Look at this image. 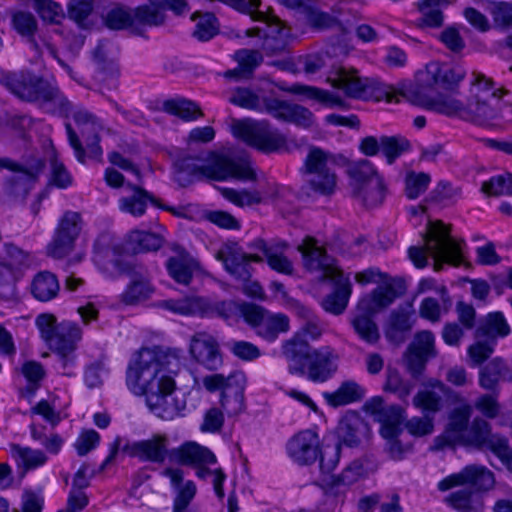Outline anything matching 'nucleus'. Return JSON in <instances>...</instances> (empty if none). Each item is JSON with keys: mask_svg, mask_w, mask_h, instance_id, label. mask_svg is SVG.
<instances>
[{"mask_svg": "<svg viewBox=\"0 0 512 512\" xmlns=\"http://www.w3.org/2000/svg\"><path fill=\"white\" fill-rule=\"evenodd\" d=\"M240 304L233 300L202 297L201 317H219L226 321L239 316Z\"/></svg>", "mask_w": 512, "mask_h": 512, "instance_id": "obj_30", "label": "nucleus"}, {"mask_svg": "<svg viewBox=\"0 0 512 512\" xmlns=\"http://www.w3.org/2000/svg\"><path fill=\"white\" fill-rule=\"evenodd\" d=\"M451 492L445 502L458 512H483L485 504L483 496L467 486H461Z\"/></svg>", "mask_w": 512, "mask_h": 512, "instance_id": "obj_26", "label": "nucleus"}, {"mask_svg": "<svg viewBox=\"0 0 512 512\" xmlns=\"http://www.w3.org/2000/svg\"><path fill=\"white\" fill-rule=\"evenodd\" d=\"M82 230V218L78 212L66 211L55 229L53 238L47 246V254L62 259L70 254Z\"/></svg>", "mask_w": 512, "mask_h": 512, "instance_id": "obj_13", "label": "nucleus"}, {"mask_svg": "<svg viewBox=\"0 0 512 512\" xmlns=\"http://www.w3.org/2000/svg\"><path fill=\"white\" fill-rule=\"evenodd\" d=\"M126 189L129 194L122 196L118 200L119 210L134 217H141L145 214L148 203L161 207L158 200L147 190L127 184Z\"/></svg>", "mask_w": 512, "mask_h": 512, "instance_id": "obj_23", "label": "nucleus"}, {"mask_svg": "<svg viewBox=\"0 0 512 512\" xmlns=\"http://www.w3.org/2000/svg\"><path fill=\"white\" fill-rule=\"evenodd\" d=\"M154 293L151 283L142 276H135L120 295V300L127 306H135L148 300Z\"/></svg>", "mask_w": 512, "mask_h": 512, "instance_id": "obj_33", "label": "nucleus"}, {"mask_svg": "<svg viewBox=\"0 0 512 512\" xmlns=\"http://www.w3.org/2000/svg\"><path fill=\"white\" fill-rule=\"evenodd\" d=\"M347 174L351 179L353 194L360 193L362 187L371 185L375 183L376 178H380L372 163L366 159L350 163Z\"/></svg>", "mask_w": 512, "mask_h": 512, "instance_id": "obj_29", "label": "nucleus"}, {"mask_svg": "<svg viewBox=\"0 0 512 512\" xmlns=\"http://www.w3.org/2000/svg\"><path fill=\"white\" fill-rule=\"evenodd\" d=\"M197 266V262L187 253L170 257L166 262V268L171 278L184 285L190 283Z\"/></svg>", "mask_w": 512, "mask_h": 512, "instance_id": "obj_31", "label": "nucleus"}, {"mask_svg": "<svg viewBox=\"0 0 512 512\" xmlns=\"http://www.w3.org/2000/svg\"><path fill=\"white\" fill-rule=\"evenodd\" d=\"M411 328L412 322L409 314L404 310H394L385 326V336L390 342L401 343Z\"/></svg>", "mask_w": 512, "mask_h": 512, "instance_id": "obj_38", "label": "nucleus"}, {"mask_svg": "<svg viewBox=\"0 0 512 512\" xmlns=\"http://www.w3.org/2000/svg\"><path fill=\"white\" fill-rule=\"evenodd\" d=\"M127 241L136 253L156 251L163 244V239L160 235L140 230L131 231Z\"/></svg>", "mask_w": 512, "mask_h": 512, "instance_id": "obj_46", "label": "nucleus"}, {"mask_svg": "<svg viewBox=\"0 0 512 512\" xmlns=\"http://www.w3.org/2000/svg\"><path fill=\"white\" fill-rule=\"evenodd\" d=\"M280 89L292 94L305 95L308 98L316 99L328 108L345 107V101L340 96L326 90L302 84H294L289 87L280 86Z\"/></svg>", "mask_w": 512, "mask_h": 512, "instance_id": "obj_32", "label": "nucleus"}, {"mask_svg": "<svg viewBox=\"0 0 512 512\" xmlns=\"http://www.w3.org/2000/svg\"><path fill=\"white\" fill-rule=\"evenodd\" d=\"M287 453L299 465L314 463L320 455L318 434L307 429L294 435L287 443Z\"/></svg>", "mask_w": 512, "mask_h": 512, "instance_id": "obj_18", "label": "nucleus"}, {"mask_svg": "<svg viewBox=\"0 0 512 512\" xmlns=\"http://www.w3.org/2000/svg\"><path fill=\"white\" fill-rule=\"evenodd\" d=\"M174 167L178 181H181L182 174H186L190 180H252L255 177L246 157H236L227 153L201 151L191 155L181 152L174 162Z\"/></svg>", "mask_w": 512, "mask_h": 512, "instance_id": "obj_3", "label": "nucleus"}, {"mask_svg": "<svg viewBox=\"0 0 512 512\" xmlns=\"http://www.w3.org/2000/svg\"><path fill=\"white\" fill-rule=\"evenodd\" d=\"M504 362L495 358L480 371L479 384L486 390H494L505 370Z\"/></svg>", "mask_w": 512, "mask_h": 512, "instance_id": "obj_57", "label": "nucleus"}, {"mask_svg": "<svg viewBox=\"0 0 512 512\" xmlns=\"http://www.w3.org/2000/svg\"><path fill=\"white\" fill-rule=\"evenodd\" d=\"M170 460L181 465L203 466L216 462L215 455L206 447L192 441L183 443L170 451Z\"/></svg>", "mask_w": 512, "mask_h": 512, "instance_id": "obj_22", "label": "nucleus"}, {"mask_svg": "<svg viewBox=\"0 0 512 512\" xmlns=\"http://www.w3.org/2000/svg\"><path fill=\"white\" fill-rule=\"evenodd\" d=\"M13 26L15 30L26 38L27 44L29 48L36 52L38 56L43 53V50L46 49L47 52L55 59H57L58 63L67 71V73L72 76L71 67L66 64L63 60L57 57L56 49L49 41V39L44 35H38L36 38L34 33L36 31V19L31 13L28 12H17L13 15Z\"/></svg>", "mask_w": 512, "mask_h": 512, "instance_id": "obj_15", "label": "nucleus"}, {"mask_svg": "<svg viewBox=\"0 0 512 512\" xmlns=\"http://www.w3.org/2000/svg\"><path fill=\"white\" fill-rule=\"evenodd\" d=\"M327 279L335 283L336 289L322 300V307L325 311L334 315L342 314L347 307L352 292L349 277L340 272Z\"/></svg>", "mask_w": 512, "mask_h": 512, "instance_id": "obj_24", "label": "nucleus"}, {"mask_svg": "<svg viewBox=\"0 0 512 512\" xmlns=\"http://www.w3.org/2000/svg\"><path fill=\"white\" fill-rule=\"evenodd\" d=\"M80 340L81 339H66V341L60 342L59 347H51L55 351L57 356L56 369L63 375H74V351L76 349V343L79 342Z\"/></svg>", "mask_w": 512, "mask_h": 512, "instance_id": "obj_42", "label": "nucleus"}, {"mask_svg": "<svg viewBox=\"0 0 512 512\" xmlns=\"http://www.w3.org/2000/svg\"><path fill=\"white\" fill-rule=\"evenodd\" d=\"M235 60L239 67L225 72L226 78L248 77L261 64L263 56L258 50L240 49L235 52Z\"/></svg>", "mask_w": 512, "mask_h": 512, "instance_id": "obj_36", "label": "nucleus"}, {"mask_svg": "<svg viewBox=\"0 0 512 512\" xmlns=\"http://www.w3.org/2000/svg\"><path fill=\"white\" fill-rule=\"evenodd\" d=\"M328 81L344 92L347 97L368 99L375 93L377 83L373 79L361 77L357 70L337 67L330 72Z\"/></svg>", "mask_w": 512, "mask_h": 512, "instance_id": "obj_14", "label": "nucleus"}, {"mask_svg": "<svg viewBox=\"0 0 512 512\" xmlns=\"http://www.w3.org/2000/svg\"><path fill=\"white\" fill-rule=\"evenodd\" d=\"M427 73L431 76L437 88L448 93H438L433 97H425L422 100V105L425 108L447 116H457L478 125L486 124L496 117V110L492 107L490 101L500 97L498 95L499 91L493 87L491 80L484 75H476L470 91L469 101L467 104H463L454 96L459 83L465 77L463 68L431 62L427 65Z\"/></svg>", "mask_w": 512, "mask_h": 512, "instance_id": "obj_2", "label": "nucleus"}, {"mask_svg": "<svg viewBox=\"0 0 512 512\" xmlns=\"http://www.w3.org/2000/svg\"><path fill=\"white\" fill-rule=\"evenodd\" d=\"M3 81L15 96L37 102L47 112H68L71 108V103L56 86L31 72L9 73Z\"/></svg>", "mask_w": 512, "mask_h": 512, "instance_id": "obj_7", "label": "nucleus"}, {"mask_svg": "<svg viewBox=\"0 0 512 512\" xmlns=\"http://www.w3.org/2000/svg\"><path fill=\"white\" fill-rule=\"evenodd\" d=\"M495 475L484 465L470 464L460 471L452 473L438 482L439 491L445 492L457 486H467L482 496L495 487Z\"/></svg>", "mask_w": 512, "mask_h": 512, "instance_id": "obj_11", "label": "nucleus"}, {"mask_svg": "<svg viewBox=\"0 0 512 512\" xmlns=\"http://www.w3.org/2000/svg\"><path fill=\"white\" fill-rule=\"evenodd\" d=\"M381 151L388 164H393L404 152L410 149V143L402 136L380 137Z\"/></svg>", "mask_w": 512, "mask_h": 512, "instance_id": "obj_50", "label": "nucleus"}, {"mask_svg": "<svg viewBox=\"0 0 512 512\" xmlns=\"http://www.w3.org/2000/svg\"><path fill=\"white\" fill-rule=\"evenodd\" d=\"M246 34L248 36H254L255 34L263 38L261 47L267 54H277L284 51L288 46L290 38L289 29L277 18L274 19L273 23L267 25L265 31L257 28L247 30Z\"/></svg>", "mask_w": 512, "mask_h": 512, "instance_id": "obj_21", "label": "nucleus"}, {"mask_svg": "<svg viewBox=\"0 0 512 512\" xmlns=\"http://www.w3.org/2000/svg\"><path fill=\"white\" fill-rule=\"evenodd\" d=\"M289 327V318L285 314L267 312L255 332L265 341L274 342L281 333L287 332Z\"/></svg>", "mask_w": 512, "mask_h": 512, "instance_id": "obj_34", "label": "nucleus"}, {"mask_svg": "<svg viewBox=\"0 0 512 512\" xmlns=\"http://www.w3.org/2000/svg\"><path fill=\"white\" fill-rule=\"evenodd\" d=\"M180 369L177 350L143 348L127 368L126 383L134 394L145 395L153 414L173 420L185 416L187 408L186 395L175 382Z\"/></svg>", "mask_w": 512, "mask_h": 512, "instance_id": "obj_1", "label": "nucleus"}, {"mask_svg": "<svg viewBox=\"0 0 512 512\" xmlns=\"http://www.w3.org/2000/svg\"><path fill=\"white\" fill-rule=\"evenodd\" d=\"M485 449L497 456L507 470L512 473V450L506 437L492 433Z\"/></svg>", "mask_w": 512, "mask_h": 512, "instance_id": "obj_56", "label": "nucleus"}, {"mask_svg": "<svg viewBox=\"0 0 512 512\" xmlns=\"http://www.w3.org/2000/svg\"><path fill=\"white\" fill-rule=\"evenodd\" d=\"M362 426V423L358 421L355 423L349 421L341 422L338 427L339 444H344L348 447L358 446L361 441Z\"/></svg>", "mask_w": 512, "mask_h": 512, "instance_id": "obj_64", "label": "nucleus"}, {"mask_svg": "<svg viewBox=\"0 0 512 512\" xmlns=\"http://www.w3.org/2000/svg\"><path fill=\"white\" fill-rule=\"evenodd\" d=\"M12 454L26 470L35 469L47 462V456L43 451L29 447L14 445Z\"/></svg>", "mask_w": 512, "mask_h": 512, "instance_id": "obj_51", "label": "nucleus"}, {"mask_svg": "<svg viewBox=\"0 0 512 512\" xmlns=\"http://www.w3.org/2000/svg\"><path fill=\"white\" fill-rule=\"evenodd\" d=\"M481 191L488 196L499 197L502 195H512V173L505 172L503 174L492 176L489 180L484 181Z\"/></svg>", "mask_w": 512, "mask_h": 512, "instance_id": "obj_49", "label": "nucleus"}, {"mask_svg": "<svg viewBox=\"0 0 512 512\" xmlns=\"http://www.w3.org/2000/svg\"><path fill=\"white\" fill-rule=\"evenodd\" d=\"M221 194L225 199L239 207L252 206L262 202V195L257 190L249 191L222 188Z\"/></svg>", "mask_w": 512, "mask_h": 512, "instance_id": "obj_58", "label": "nucleus"}, {"mask_svg": "<svg viewBox=\"0 0 512 512\" xmlns=\"http://www.w3.org/2000/svg\"><path fill=\"white\" fill-rule=\"evenodd\" d=\"M72 118L80 128L82 135H93L97 138V134L103 130L102 121L84 108H78L73 111Z\"/></svg>", "mask_w": 512, "mask_h": 512, "instance_id": "obj_52", "label": "nucleus"}, {"mask_svg": "<svg viewBox=\"0 0 512 512\" xmlns=\"http://www.w3.org/2000/svg\"><path fill=\"white\" fill-rule=\"evenodd\" d=\"M59 289L57 277L48 271L38 273L31 284L33 296L42 302L54 299L58 295Z\"/></svg>", "mask_w": 512, "mask_h": 512, "instance_id": "obj_37", "label": "nucleus"}, {"mask_svg": "<svg viewBox=\"0 0 512 512\" xmlns=\"http://www.w3.org/2000/svg\"><path fill=\"white\" fill-rule=\"evenodd\" d=\"M364 474L363 464L354 460L348 464L339 475H333L327 482V487L333 491L340 487H349L356 483Z\"/></svg>", "mask_w": 512, "mask_h": 512, "instance_id": "obj_43", "label": "nucleus"}, {"mask_svg": "<svg viewBox=\"0 0 512 512\" xmlns=\"http://www.w3.org/2000/svg\"><path fill=\"white\" fill-rule=\"evenodd\" d=\"M298 250L303 256L304 266L311 271H322L325 279L342 272L314 238H305Z\"/></svg>", "mask_w": 512, "mask_h": 512, "instance_id": "obj_19", "label": "nucleus"}, {"mask_svg": "<svg viewBox=\"0 0 512 512\" xmlns=\"http://www.w3.org/2000/svg\"><path fill=\"white\" fill-rule=\"evenodd\" d=\"M406 291V285L401 278H386L376 289L371 293L370 301L367 309L376 311L391 305L394 300Z\"/></svg>", "mask_w": 512, "mask_h": 512, "instance_id": "obj_25", "label": "nucleus"}, {"mask_svg": "<svg viewBox=\"0 0 512 512\" xmlns=\"http://www.w3.org/2000/svg\"><path fill=\"white\" fill-rule=\"evenodd\" d=\"M510 334V327L500 312L489 313L479 323L476 330L478 339H486L496 344L497 339Z\"/></svg>", "mask_w": 512, "mask_h": 512, "instance_id": "obj_27", "label": "nucleus"}, {"mask_svg": "<svg viewBox=\"0 0 512 512\" xmlns=\"http://www.w3.org/2000/svg\"><path fill=\"white\" fill-rule=\"evenodd\" d=\"M366 207H374L382 203L384 199V186L381 178H376L375 183L364 186L360 193L353 194Z\"/></svg>", "mask_w": 512, "mask_h": 512, "instance_id": "obj_60", "label": "nucleus"}, {"mask_svg": "<svg viewBox=\"0 0 512 512\" xmlns=\"http://www.w3.org/2000/svg\"><path fill=\"white\" fill-rule=\"evenodd\" d=\"M352 326L358 336L368 344H375L380 338L378 327L372 318L366 314L356 315L352 319Z\"/></svg>", "mask_w": 512, "mask_h": 512, "instance_id": "obj_55", "label": "nucleus"}, {"mask_svg": "<svg viewBox=\"0 0 512 512\" xmlns=\"http://www.w3.org/2000/svg\"><path fill=\"white\" fill-rule=\"evenodd\" d=\"M169 438L165 434H153L150 438L135 441L124 447L129 455L139 458L141 461L152 463H164L170 459Z\"/></svg>", "mask_w": 512, "mask_h": 512, "instance_id": "obj_17", "label": "nucleus"}, {"mask_svg": "<svg viewBox=\"0 0 512 512\" xmlns=\"http://www.w3.org/2000/svg\"><path fill=\"white\" fill-rule=\"evenodd\" d=\"M162 0H149L134 10L135 21L147 26H159L165 21Z\"/></svg>", "mask_w": 512, "mask_h": 512, "instance_id": "obj_41", "label": "nucleus"}, {"mask_svg": "<svg viewBox=\"0 0 512 512\" xmlns=\"http://www.w3.org/2000/svg\"><path fill=\"white\" fill-rule=\"evenodd\" d=\"M473 413L472 405L462 403L453 408L444 432L434 440L436 450H443L456 445L485 449L492 434L490 424L476 417L470 424Z\"/></svg>", "mask_w": 512, "mask_h": 512, "instance_id": "obj_5", "label": "nucleus"}, {"mask_svg": "<svg viewBox=\"0 0 512 512\" xmlns=\"http://www.w3.org/2000/svg\"><path fill=\"white\" fill-rule=\"evenodd\" d=\"M304 182L303 191L307 195L316 193L327 196L334 193L337 177L328 167L327 155L319 148H313L308 153L304 163Z\"/></svg>", "mask_w": 512, "mask_h": 512, "instance_id": "obj_9", "label": "nucleus"}, {"mask_svg": "<svg viewBox=\"0 0 512 512\" xmlns=\"http://www.w3.org/2000/svg\"><path fill=\"white\" fill-rule=\"evenodd\" d=\"M453 0H420L418 8L423 13L419 19V26L440 27L443 23V14L440 8L448 6Z\"/></svg>", "mask_w": 512, "mask_h": 512, "instance_id": "obj_39", "label": "nucleus"}, {"mask_svg": "<svg viewBox=\"0 0 512 512\" xmlns=\"http://www.w3.org/2000/svg\"><path fill=\"white\" fill-rule=\"evenodd\" d=\"M461 241L455 240L448 227L442 222L431 223L424 238V246H412L408 250L409 258L417 268L427 266V256L433 260L435 271L442 270L444 264L459 266L463 262Z\"/></svg>", "mask_w": 512, "mask_h": 512, "instance_id": "obj_6", "label": "nucleus"}, {"mask_svg": "<svg viewBox=\"0 0 512 512\" xmlns=\"http://www.w3.org/2000/svg\"><path fill=\"white\" fill-rule=\"evenodd\" d=\"M191 356L209 370H215L221 364L222 359L216 339L206 333H195L190 341Z\"/></svg>", "mask_w": 512, "mask_h": 512, "instance_id": "obj_20", "label": "nucleus"}, {"mask_svg": "<svg viewBox=\"0 0 512 512\" xmlns=\"http://www.w3.org/2000/svg\"><path fill=\"white\" fill-rule=\"evenodd\" d=\"M163 109L184 121H192L202 116L200 108L194 102L182 98L165 101Z\"/></svg>", "mask_w": 512, "mask_h": 512, "instance_id": "obj_47", "label": "nucleus"}, {"mask_svg": "<svg viewBox=\"0 0 512 512\" xmlns=\"http://www.w3.org/2000/svg\"><path fill=\"white\" fill-rule=\"evenodd\" d=\"M489 13L496 27L503 30L512 28V3L504 1L491 2Z\"/></svg>", "mask_w": 512, "mask_h": 512, "instance_id": "obj_59", "label": "nucleus"}, {"mask_svg": "<svg viewBox=\"0 0 512 512\" xmlns=\"http://www.w3.org/2000/svg\"><path fill=\"white\" fill-rule=\"evenodd\" d=\"M36 326L40 331L41 337L51 347H59L60 342L66 339H81L82 330L74 322L57 323L52 314H40L36 318Z\"/></svg>", "mask_w": 512, "mask_h": 512, "instance_id": "obj_16", "label": "nucleus"}, {"mask_svg": "<svg viewBox=\"0 0 512 512\" xmlns=\"http://www.w3.org/2000/svg\"><path fill=\"white\" fill-rule=\"evenodd\" d=\"M229 101L242 108L265 112L279 121L308 128L313 124L312 112L298 104L274 97H260L247 88H237Z\"/></svg>", "mask_w": 512, "mask_h": 512, "instance_id": "obj_8", "label": "nucleus"}, {"mask_svg": "<svg viewBox=\"0 0 512 512\" xmlns=\"http://www.w3.org/2000/svg\"><path fill=\"white\" fill-rule=\"evenodd\" d=\"M288 248L286 242H276L272 245L266 258L269 267L281 274L291 275L294 271L292 261L285 255Z\"/></svg>", "mask_w": 512, "mask_h": 512, "instance_id": "obj_44", "label": "nucleus"}, {"mask_svg": "<svg viewBox=\"0 0 512 512\" xmlns=\"http://www.w3.org/2000/svg\"><path fill=\"white\" fill-rule=\"evenodd\" d=\"M282 354L291 375L321 384L331 380L338 370L339 356L330 346L311 348L299 335L282 343Z\"/></svg>", "mask_w": 512, "mask_h": 512, "instance_id": "obj_4", "label": "nucleus"}, {"mask_svg": "<svg viewBox=\"0 0 512 512\" xmlns=\"http://www.w3.org/2000/svg\"><path fill=\"white\" fill-rule=\"evenodd\" d=\"M0 168L8 169L14 173V175L7 180L13 189L20 187L26 190L29 184L34 180V174L31 170L9 158H0Z\"/></svg>", "mask_w": 512, "mask_h": 512, "instance_id": "obj_48", "label": "nucleus"}, {"mask_svg": "<svg viewBox=\"0 0 512 512\" xmlns=\"http://www.w3.org/2000/svg\"><path fill=\"white\" fill-rule=\"evenodd\" d=\"M30 433L33 440L39 442L48 453L58 454L64 443L63 438L56 433H47L44 426H37L32 424L30 426Z\"/></svg>", "mask_w": 512, "mask_h": 512, "instance_id": "obj_54", "label": "nucleus"}, {"mask_svg": "<svg viewBox=\"0 0 512 512\" xmlns=\"http://www.w3.org/2000/svg\"><path fill=\"white\" fill-rule=\"evenodd\" d=\"M390 410V416H386L382 418V420H379L382 422V426L380 429V433L383 438L387 439V442L397 438L400 429H399V423L403 417V409L399 406L392 405Z\"/></svg>", "mask_w": 512, "mask_h": 512, "instance_id": "obj_61", "label": "nucleus"}, {"mask_svg": "<svg viewBox=\"0 0 512 512\" xmlns=\"http://www.w3.org/2000/svg\"><path fill=\"white\" fill-rule=\"evenodd\" d=\"M108 28L121 30L130 27L134 21V13L123 7H114L109 10L104 18Z\"/></svg>", "mask_w": 512, "mask_h": 512, "instance_id": "obj_62", "label": "nucleus"}, {"mask_svg": "<svg viewBox=\"0 0 512 512\" xmlns=\"http://www.w3.org/2000/svg\"><path fill=\"white\" fill-rule=\"evenodd\" d=\"M445 391L446 387L441 381H431L429 388L417 392L413 398V404L427 413L435 414L442 407V394Z\"/></svg>", "mask_w": 512, "mask_h": 512, "instance_id": "obj_28", "label": "nucleus"}, {"mask_svg": "<svg viewBox=\"0 0 512 512\" xmlns=\"http://www.w3.org/2000/svg\"><path fill=\"white\" fill-rule=\"evenodd\" d=\"M232 130L235 137L266 153L277 151L286 143L285 137L268 121H235Z\"/></svg>", "mask_w": 512, "mask_h": 512, "instance_id": "obj_10", "label": "nucleus"}, {"mask_svg": "<svg viewBox=\"0 0 512 512\" xmlns=\"http://www.w3.org/2000/svg\"><path fill=\"white\" fill-rule=\"evenodd\" d=\"M364 389L355 381H345L334 392H324L323 397L332 407L347 405L360 400L364 396Z\"/></svg>", "mask_w": 512, "mask_h": 512, "instance_id": "obj_35", "label": "nucleus"}, {"mask_svg": "<svg viewBox=\"0 0 512 512\" xmlns=\"http://www.w3.org/2000/svg\"><path fill=\"white\" fill-rule=\"evenodd\" d=\"M225 270L236 280L246 283L252 276L251 263L263 262V257L256 253H247L236 242L224 243L216 253Z\"/></svg>", "mask_w": 512, "mask_h": 512, "instance_id": "obj_12", "label": "nucleus"}, {"mask_svg": "<svg viewBox=\"0 0 512 512\" xmlns=\"http://www.w3.org/2000/svg\"><path fill=\"white\" fill-rule=\"evenodd\" d=\"M201 303V296H189L181 299L163 300L159 303V307L174 314L184 316H201Z\"/></svg>", "mask_w": 512, "mask_h": 512, "instance_id": "obj_40", "label": "nucleus"}, {"mask_svg": "<svg viewBox=\"0 0 512 512\" xmlns=\"http://www.w3.org/2000/svg\"><path fill=\"white\" fill-rule=\"evenodd\" d=\"M430 181V176L424 172L408 173L405 179V191L407 197L409 199L418 198L422 193H424L427 190Z\"/></svg>", "mask_w": 512, "mask_h": 512, "instance_id": "obj_63", "label": "nucleus"}, {"mask_svg": "<svg viewBox=\"0 0 512 512\" xmlns=\"http://www.w3.org/2000/svg\"><path fill=\"white\" fill-rule=\"evenodd\" d=\"M414 389V384L401 377L400 373L393 368H388L386 372V382L384 390L394 393L401 400H406Z\"/></svg>", "mask_w": 512, "mask_h": 512, "instance_id": "obj_53", "label": "nucleus"}, {"mask_svg": "<svg viewBox=\"0 0 512 512\" xmlns=\"http://www.w3.org/2000/svg\"><path fill=\"white\" fill-rule=\"evenodd\" d=\"M192 20L196 22L193 36L199 41H209L218 34L219 25L214 14L196 12L192 15Z\"/></svg>", "mask_w": 512, "mask_h": 512, "instance_id": "obj_45", "label": "nucleus"}]
</instances>
